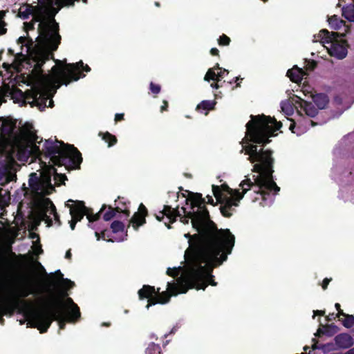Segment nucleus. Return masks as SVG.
<instances>
[{
  "mask_svg": "<svg viewBox=\"0 0 354 354\" xmlns=\"http://www.w3.org/2000/svg\"><path fill=\"white\" fill-rule=\"evenodd\" d=\"M32 9L33 6L32 4L25 3L20 7L17 17L22 19H28L32 14Z\"/></svg>",
  "mask_w": 354,
  "mask_h": 354,
  "instance_id": "30",
  "label": "nucleus"
},
{
  "mask_svg": "<svg viewBox=\"0 0 354 354\" xmlns=\"http://www.w3.org/2000/svg\"><path fill=\"white\" fill-rule=\"evenodd\" d=\"M306 65L304 66V68H303L306 73L307 71H313L315 69L317 66V62L315 60H308L306 59Z\"/></svg>",
  "mask_w": 354,
  "mask_h": 354,
  "instance_id": "44",
  "label": "nucleus"
},
{
  "mask_svg": "<svg viewBox=\"0 0 354 354\" xmlns=\"http://www.w3.org/2000/svg\"><path fill=\"white\" fill-rule=\"evenodd\" d=\"M66 296L67 293L63 291L59 292V295L57 296L54 295H51L46 305V308H50L51 305L53 306V298H59L64 301V306L60 307L62 310H64V309L67 308V314L75 316L76 317H81V313L78 306L73 301L71 297Z\"/></svg>",
  "mask_w": 354,
  "mask_h": 354,
  "instance_id": "14",
  "label": "nucleus"
},
{
  "mask_svg": "<svg viewBox=\"0 0 354 354\" xmlns=\"http://www.w3.org/2000/svg\"><path fill=\"white\" fill-rule=\"evenodd\" d=\"M149 88L151 92L155 95L158 94L161 91L160 85L154 84L152 82L150 83Z\"/></svg>",
  "mask_w": 354,
  "mask_h": 354,
  "instance_id": "48",
  "label": "nucleus"
},
{
  "mask_svg": "<svg viewBox=\"0 0 354 354\" xmlns=\"http://www.w3.org/2000/svg\"><path fill=\"white\" fill-rule=\"evenodd\" d=\"M7 12H8V10H1L0 11V26H2V29L0 30L1 35H4L7 32V29L5 28V26L7 25V24L3 20Z\"/></svg>",
  "mask_w": 354,
  "mask_h": 354,
  "instance_id": "42",
  "label": "nucleus"
},
{
  "mask_svg": "<svg viewBox=\"0 0 354 354\" xmlns=\"http://www.w3.org/2000/svg\"><path fill=\"white\" fill-rule=\"evenodd\" d=\"M108 207V210L103 214V219L106 221H111L113 218L115 217L116 213H120L122 209L120 206H115V207H113L111 205L106 206V205H103L98 212L99 214L104 211V209Z\"/></svg>",
  "mask_w": 354,
  "mask_h": 354,
  "instance_id": "25",
  "label": "nucleus"
},
{
  "mask_svg": "<svg viewBox=\"0 0 354 354\" xmlns=\"http://www.w3.org/2000/svg\"><path fill=\"white\" fill-rule=\"evenodd\" d=\"M324 328L326 334L328 336H333L338 330V327L334 324L326 325Z\"/></svg>",
  "mask_w": 354,
  "mask_h": 354,
  "instance_id": "43",
  "label": "nucleus"
},
{
  "mask_svg": "<svg viewBox=\"0 0 354 354\" xmlns=\"http://www.w3.org/2000/svg\"><path fill=\"white\" fill-rule=\"evenodd\" d=\"M215 82H213L211 84V87L213 88H215V89H218V88L223 86V84H224L225 82V81H223L221 83H219L220 82H216V81H215Z\"/></svg>",
  "mask_w": 354,
  "mask_h": 354,
  "instance_id": "58",
  "label": "nucleus"
},
{
  "mask_svg": "<svg viewBox=\"0 0 354 354\" xmlns=\"http://www.w3.org/2000/svg\"><path fill=\"white\" fill-rule=\"evenodd\" d=\"M37 286L32 281L28 280L19 290V296L26 298L30 295H33L37 292Z\"/></svg>",
  "mask_w": 354,
  "mask_h": 354,
  "instance_id": "28",
  "label": "nucleus"
},
{
  "mask_svg": "<svg viewBox=\"0 0 354 354\" xmlns=\"http://www.w3.org/2000/svg\"><path fill=\"white\" fill-rule=\"evenodd\" d=\"M32 16L34 24L39 23L37 28L39 43L45 48L35 55V68L39 69L46 61L53 58V52L57 50L62 37L59 33V24L55 19H46L35 14Z\"/></svg>",
  "mask_w": 354,
  "mask_h": 354,
  "instance_id": "6",
  "label": "nucleus"
},
{
  "mask_svg": "<svg viewBox=\"0 0 354 354\" xmlns=\"http://www.w3.org/2000/svg\"><path fill=\"white\" fill-rule=\"evenodd\" d=\"M218 75L217 73H215L214 68H209L204 77V80L207 82H209L210 80L218 82Z\"/></svg>",
  "mask_w": 354,
  "mask_h": 354,
  "instance_id": "40",
  "label": "nucleus"
},
{
  "mask_svg": "<svg viewBox=\"0 0 354 354\" xmlns=\"http://www.w3.org/2000/svg\"><path fill=\"white\" fill-rule=\"evenodd\" d=\"M313 102L319 109H326L329 103V97L326 93H315L311 95Z\"/></svg>",
  "mask_w": 354,
  "mask_h": 354,
  "instance_id": "24",
  "label": "nucleus"
},
{
  "mask_svg": "<svg viewBox=\"0 0 354 354\" xmlns=\"http://www.w3.org/2000/svg\"><path fill=\"white\" fill-rule=\"evenodd\" d=\"M42 140H43L42 138H39V139H37V141H35L34 142H28V143L30 144V145L31 147L32 151L35 153H36V154H40L41 153V151H40L39 147L38 145H37V143L40 144L42 142Z\"/></svg>",
  "mask_w": 354,
  "mask_h": 354,
  "instance_id": "45",
  "label": "nucleus"
},
{
  "mask_svg": "<svg viewBox=\"0 0 354 354\" xmlns=\"http://www.w3.org/2000/svg\"><path fill=\"white\" fill-rule=\"evenodd\" d=\"M342 16L349 21H354V5L351 4L342 8Z\"/></svg>",
  "mask_w": 354,
  "mask_h": 354,
  "instance_id": "35",
  "label": "nucleus"
},
{
  "mask_svg": "<svg viewBox=\"0 0 354 354\" xmlns=\"http://www.w3.org/2000/svg\"><path fill=\"white\" fill-rule=\"evenodd\" d=\"M54 305L44 310H35L25 305L20 311L24 313L28 319V324L32 328H37L40 333H46L53 321L58 322L59 329L64 330L66 323H76L80 317L67 314L61 309L64 301L59 298H53Z\"/></svg>",
  "mask_w": 354,
  "mask_h": 354,
  "instance_id": "5",
  "label": "nucleus"
},
{
  "mask_svg": "<svg viewBox=\"0 0 354 354\" xmlns=\"http://www.w3.org/2000/svg\"><path fill=\"white\" fill-rule=\"evenodd\" d=\"M23 131L24 136L26 138L28 142H34L39 138L37 135L36 131L33 130V126L32 124L26 122L23 126Z\"/></svg>",
  "mask_w": 354,
  "mask_h": 354,
  "instance_id": "27",
  "label": "nucleus"
},
{
  "mask_svg": "<svg viewBox=\"0 0 354 354\" xmlns=\"http://www.w3.org/2000/svg\"><path fill=\"white\" fill-rule=\"evenodd\" d=\"M305 75H308V73L303 68H299L296 65L287 71V76L292 82L295 83L301 82Z\"/></svg>",
  "mask_w": 354,
  "mask_h": 354,
  "instance_id": "23",
  "label": "nucleus"
},
{
  "mask_svg": "<svg viewBox=\"0 0 354 354\" xmlns=\"http://www.w3.org/2000/svg\"><path fill=\"white\" fill-rule=\"evenodd\" d=\"M245 154L248 155V160L254 163L252 171L258 173V175H253V181L249 178L242 180L239 186L242 189L241 194L244 195L249 191L252 190L257 195L252 201L259 199L266 200V197L272 192L277 195L280 191L274 180V158L272 156L273 151L271 149H258L256 145H248L244 147Z\"/></svg>",
  "mask_w": 354,
  "mask_h": 354,
  "instance_id": "4",
  "label": "nucleus"
},
{
  "mask_svg": "<svg viewBox=\"0 0 354 354\" xmlns=\"http://www.w3.org/2000/svg\"><path fill=\"white\" fill-rule=\"evenodd\" d=\"M57 65H63L64 67L57 68L54 66L52 71L53 75H45L43 77L44 83L47 86L55 87L57 89L60 85H68L72 82L79 80L80 78L85 77L82 71L86 73L91 71V68L87 65H84V62L80 60L76 63L66 64V60L63 61L55 59L53 58Z\"/></svg>",
  "mask_w": 354,
  "mask_h": 354,
  "instance_id": "7",
  "label": "nucleus"
},
{
  "mask_svg": "<svg viewBox=\"0 0 354 354\" xmlns=\"http://www.w3.org/2000/svg\"><path fill=\"white\" fill-rule=\"evenodd\" d=\"M180 268V267L174 268H169L167 270V274L172 277H177L179 274Z\"/></svg>",
  "mask_w": 354,
  "mask_h": 354,
  "instance_id": "47",
  "label": "nucleus"
},
{
  "mask_svg": "<svg viewBox=\"0 0 354 354\" xmlns=\"http://www.w3.org/2000/svg\"><path fill=\"white\" fill-rule=\"evenodd\" d=\"M317 125V123L312 120L306 118L303 115H300V118L297 120V122L292 120V123L290 125V130L297 135H301L308 129L309 127H314Z\"/></svg>",
  "mask_w": 354,
  "mask_h": 354,
  "instance_id": "18",
  "label": "nucleus"
},
{
  "mask_svg": "<svg viewBox=\"0 0 354 354\" xmlns=\"http://www.w3.org/2000/svg\"><path fill=\"white\" fill-rule=\"evenodd\" d=\"M344 317L345 318L342 320L343 326L347 328H351L354 325V316L346 314Z\"/></svg>",
  "mask_w": 354,
  "mask_h": 354,
  "instance_id": "41",
  "label": "nucleus"
},
{
  "mask_svg": "<svg viewBox=\"0 0 354 354\" xmlns=\"http://www.w3.org/2000/svg\"><path fill=\"white\" fill-rule=\"evenodd\" d=\"M335 344L339 348H348L353 344V337L348 333H341L335 337Z\"/></svg>",
  "mask_w": 354,
  "mask_h": 354,
  "instance_id": "22",
  "label": "nucleus"
},
{
  "mask_svg": "<svg viewBox=\"0 0 354 354\" xmlns=\"http://www.w3.org/2000/svg\"><path fill=\"white\" fill-rule=\"evenodd\" d=\"M124 113H116L115 115V121L120 122L124 120Z\"/></svg>",
  "mask_w": 354,
  "mask_h": 354,
  "instance_id": "59",
  "label": "nucleus"
},
{
  "mask_svg": "<svg viewBox=\"0 0 354 354\" xmlns=\"http://www.w3.org/2000/svg\"><path fill=\"white\" fill-rule=\"evenodd\" d=\"M160 290L158 288L157 290L155 289L154 286H151L149 285H144L141 289H140L138 292V297L140 300H143L145 299H148V303L152 299L156 298V295Z\"/></svg>",
  "mask_w": 354,
  "mask_h": 354,
  "instance_id": "21",
  "label": "nucleus"
},
{
  "mask_svg": "<svg viewBox=\"0 0 354 354\" xmlns=\"http://www.w3.org/2000/svg\"><path fill=\"white\" fill-rule=\"evenodd\" d=\"M111 228L113 233H118L124 230V225L122 221H114L111 224Z\"/></svg>",
  "mask_w": 354,
  "mask_h": 354,
  "instance_id": "39",
  "label": "nucleus"
},
{
  "mask_svg": "<svg viewBox=\"0 0 354 354\" xmlns=\"http://www.w3.org/2000/svg\"><path fill=\"white\" fill-rule=\"evenodd\" d=\"M206 198L207 199V201H205V198H204V200H205L204 205H205V203H207V204H210V205H212L215 206V205H216L218 203L217 201L216 203H214L212 196H210V195H207L206 196Z\"/></svg>",
  "mask_w": 354,
  "mask_h": 354,
  "instance_id": "55",
  "label": "nucleus"
},
{
  "mask_svg": "<svg viewBox=\"0 0 354 354\" xmlns=\"http://www.w3.org/2000/svg\"><path fill=\"white\" fill-rule=\"evenodd\" d=\"M336 317H337L336 316V315H335L334 313H332V314H329L327 316L326 319H327V321L330 322V321H332L333 319H335Z\"/></svg>",
  "mask_w": 354,
  "mask_h": 354,
  "instance_id": "63",
  "label": "nucleus"
},
{
  "mask_svg": "<svg viewBox=\"0 0 354 354\" xmlns=\"http://www.w3.org/2000/svg\"><path fill=\"white\" fill-rule=\"evenodd\" d=\"M235 243L232 234L185 257L186 275L179 277L178 283H172L174 295L186 293L188 290H205L208 285L216 286L213 270L223 264L232 253Z\"/></svg>",
  "mask_w": 354,
  "mask_h": 354,
  "instance_id": "2",
  "label": "nucleus"
},
{
  "mask_svg": "<svg viewBox=\"0 0 354 354\" xmlns=\"http://www.w3.org/2000/svg\"><path fill=\"white\" fill-rule=\"evenodd\" d=\"M31 97L36 102H38V100H40L41 102L46 106V103L48 97L46 91H42L41 88H39L33 92Z\"/></svg>",
  "mask_w": 354,
  "mask_h": 354,
  "instance_id": "33",
  "label": "nucleus"
},
{
  "mask_svg": "<svg viewBox=\"0 0 354 354\" xmlns=\"http://www.w3.org/2000/svg\"><path fill=\"white\" fill-rule=\"evenodd\" d=\"M16 161L10 158L9 160L0 162V184L3 186L17 180Z\"/></svg>",
  "mask_w": 354,
  "mask_h": 354,
  "instance_id": "15",
  "label": "nucleus"
},
{
  "mask_svg": "<svg viewBox=\"0 0 354 354\" xmlns=\"http://www.w3.org/2000/svg\"><path fill=\"white\" fill-rule=\"evenodd\" d=\"M220 71L217 72V75H218V82H221V79L223 78L225 74H228L229 73V71L225 68H221L219 70Z\"/></svg>",
  "mask_w": 354,
  "mask_h": 354,
  "instance_id": "52",
  "label": "nucleus"
},
{
  "mask_svg": "<svg viewBox=\"0 0 354 354\" xmlns=\"http://www.w3.org/2000/svg\"><path fill=\"white\" fill-rule=\"evenodd\" d=\"M212 192L220 206L221 214L226 218L232 216L235 207L239 205L243 198L239 189L230 188L226 183L221 186L212 185Z\"/></svg>",
  "mask_w": 354,
  "mask_h": 354,
  "instance_id": "10",
  "label": "nucleus"
},
{
  "mask_svg": "<svg viewBox=\"0 0 354 354\" xmlns=\"http://www.w3.org/2000/svg\"><path fill=\"white\" fill-rule=\"evenodd\" d=\"M49 0H42L39 1L37 6H33L32 14L41 16L46 19H55V15L61 8H54L56 6L54 2H48Z\"/></svg>",
  "mask_w": 354,
  "mask_h": 354,
  "instance_id": "16",
  "label": "nucleus"
},
{
  "mask_svg": "<svg viewBox=\"0 0 354 354\" xmlns=\"http://www.w3.org/2000/svg\"><path fill=\"white\" fill-rule=\"evenodd\" d=\"M210 54L213 56H219V50L216 48H212L210 50Z\"/></svg>",
  "mask_w": 354,
  "mask_h": 354,
  "instance_id": "62",
  "label": "nucleus"
},
{
  "mask_svg": "<svg viewBox=\"0 0 354 354\" xmlns=\"http://www.w3.org/2000/svg\"><path fill=\"white\" fill-rule=\"evenodd\" d=\"M24 30L26 32H28L29 30H33L35 29V24L34 21H30V22H24Z\"/></svg>",
  "mask_w": 354,
  "mask_h": 354,
  "instance_id": "50",
  "label": "nucleus"
},
{
  "mask_svg": "<svg viewBox=\"0 0 354 354\" xmlns=\"http://www.w3.org/2000/svg\"><path fill=\"white\" fill-rule=\"evenodd\" d=\"M28 40L30 41V45H32L33 44V41H32V39L30 37H19V39H17V44H21V49L22 50L23 48V46L24 44L26 43V41Z\"/></svg>",
  "mask_w": 354,
  "mask_h": 354,
  "instance_id": "49",
  "label": "nucleus"
},
{
  "mask_svg": "<svg viewBox=\"0 0 354 354\" xmlns=\"http://www.w3.org/2000/svg\"><path fill=\"white\" fill-rule=\"evenodd\" d=\"M345 34L340 35L337 32H329L322 29L318 34V37L324 43L330 44L329 53L331 56L339 59L345 58L348 53L349 45L348 41L343 39Z\"/></svg>",
  "mask_w": 354,
  "mask_h": 354,
  "instance_id": "11",
  "label": "nucleus"
},
{
  "mask_svg": "<svg viewBox=\"0 0 354 354\" xmlns=\"http://www.w3.org/2000/svg\"><path fill=\"white\" fill-rule=\"evenodd\" d=\"M68 203H74V201L70 199L67 201L66 205L70 207V214L73 218L81 221L84 216H86L89 223L97 221L100 215L99 213L93 214V210L85 206L82 201H77L74 205L70 206Z\"/></svg>",
  "mask_w": 354,
  "mask_h": 354,
  "instance_id": "13",
  "label": "nucleus"
},
{
  "mask_svg": "<svg viewBox=\"0 0 354 354\" xmlns=\"http://www.w3.org/2000/svg\"><path fill=\"white\" fill-rule=\"evenodd\" d=\"M101 238L104 240H106L108 241H112L111 239H106V237H109L108 234H110V232L108 230H104L100 232Z\"/></svg>",
  "mask_w": 354,
  "mask_h": 354,
  "instance_id": "53",
  "label": "nucleus"
},
{
  "mask_svg": "<svg viewBox=\"0 0 354 354\" xmlns=\"http://www.w3.org/2000/svg\"><path fill=\"white\" fill-rule=\"evenodd\" d=\"M332 281V278H325L322 283L323 290H326L329 283Z\"/></svg>",
  "mask_w": 354,
  "mask_h": 354,
  "instance_id": "56",
  "label": "nucleus"
},
{
  "mask_svg": "<svg viewBox=\"0 0 354 354\" xmlns=\"http://www.w3.org/2000/svg\"><path fill=\"white\" fill-rule=\"evenodd\" d=\"M333 344H320V349L322 350L324 353L330 351L333 348Z\"/></svg>",
  "mask_w": 354,
  "mask_h": 354,
  "instance_id": "51",
  "label": "nucleus"
},
{
  "mask_svg": "<svg viewBox=\"0 0 354 354\" xmlns=\"http://www.w3.org/2000/svg\"><path fill=\"white\" fill-rule=\"evenodd\" d=\"M80 221H77V219H75V218H73L71 219V221L69 222L70 223V227L71 228L72 230H74L75 228V225H76V223L77 222H79Z\"/></svg>",
  "mask_w": 354,
  "mask_h": 354,
  "instance_id": "60",
  "label": "nucleus"
},
{
  "mask_svg": "<svg viewBox=\"0 0 354 354\" xmlns=\"http://www.w3.org/2000/svg\"><path fill=\"white\" fill-rule=\"evenodd\" d=\"M230 41V38L225 34L220 36L218 39V43L220 46H228Z\"/></svg>",
  "mask_w": 354,
  "mask_h": 354,
  "instance_id": "46",
  "label": "nucleus"
},
{
  "mask_svg": "<svg viewBox=\"0 0 354 354\" xmlns=\"http://www.w3.org/2000/svg\"><path fill=\"white\" fill-rule=\"evenodd\" d=\"M252 120L246 124L247 136L254 143L262 147L270 142V137L275 136V131L282 127L281 122H277L274 117L261 115H251Z\"/></svg>",
  "mask_w": 354,
  "mask_h": 354,
  "instance_id": "9",
  "label": "nucleus"
},
{
  "mask_svg": "<svg viewBox=\"0 0 354 354\" xmlns=\"http://www.w3.org/2000/svg\"><path fill=\"white\" fill-rule=\"evenodd\" d=\"M169 103L167 100H164L162 101V105L160 106V111H167L168 110Z\"/></svg>",
  "mask_w": 354,
  "mask_h": 354,
  "instance_id": "57",
  "label": "nucleus"
},
{
  "mask_svg": "<svg viewBox=\"0 0 354 354\" xmlns=\"http://www.w3.org/2000/svg\"><path fill=\"white\" fill-rule=\"evenodd\" d=\"M313 341L314 342L313 344L312 345V349L316 350V349H320V344H319V342L315 339H313Z\"/></svg>",
  "mask_w": 354,
  "mask_h": 354,
  "instance_id": "61",
  "label": "nucleus"
},
{
  "mask_svg": "<svg viewBox=\"0 0 354 354\" xmlns=\"http://www.w3.org/2000/svg\"><path fill=\"white\" fill-rule=\"evenodd\" d=\"M43 151L45 158H49V162H51L52 165H46L42 162L44 171L41 178L36 173H31L28 182L32 191L41 196L50 195L55 192V188L51 183L52 175H54L57 186L64 185L65 180H68L65 174L57 172L55 166H64L67 170L79 169L83 160L82 153L74 145L65 144L63 141L58 140L56 137L55 140L51 138L45 140Z\"/></svg>",
  "mask_w": 354,
  "mask_h": 354,
  "instance_id": "3",
  "label": "nucleus"
},
{
  "mask_svg": "<svg viewBox=\"0 0 354 354\" xmlns=\"http://www.w3.org/2000/svg\"><path fill=\"white\" fill-rule=\"evenodd\" d=\"M14 262L8 258L5 253L0 254V279L1 289L6 290V295L1 297L0 304V317L12 315L19 307V300L14 297L13 291L10 288L11 282L14 279Z\"/></svg>",
  "mask_w": 354,
  "mask_h": 354,
  "instance_id": "8",
  "label": "nucleus"
},
{
  "mask_svg": "<svg viewBox=\"0 0 354 354\" xmlns=\"http://www.w3.org/2000/svg\"><path fill=\"white\" fill-rule=\"evenodd\" d=\"M185 202L186 204L190 202L192 211L187 212L185 207H182L180 209L184 214L183 216L179 210V206L173 208L168 205H165L162 210L155 214L158 221H163L166 216L168 221H165L164 223L168 229L171 228V224L175 223L178 217L184 224H188L189 220H192V227L196 230L197 233L192 236L189 247L186 250L185 257L232 235L229 229H218L216 223L210 219L209 212L204 205V198L201 193L190 192Z\"/></svg>",
  "mask_w": 354,
  "mask_h": 354,
  "instance_id": "1",
  "label": "nucleus"
},
{
  "mask_svg": "<svg viewBox=\"0 0 354 354\" xmlns=\"http://www.w3.org/2000/svg\"><path fill=\"white\" fill-rule=\"evenodd\" d=\"M34 264L38 267L41 273L46 278L45 281V286L47 290L53 291L57 290L59 284L58 282L55 281V279L64 284L68 285V288H71L75 286L74 282L68 279L64 278V275L60 270H57L53 273L48 274L44 267L41 264L40 262L36 261L34 262Z\"/></svg>",
  "mask_w": 354,
  "mask_h": 354,
  "instance_id": "12",
  "label": "nucleus"
},
{
  "mask_svg": "<svg viewBox=\"0 0 354 354\" xmlns=\"http://www.w3.org/2000/svg\"><path fill=\"white\" fill-rule=\"evenodd\" d=\"M2 122L0 127L1 133L3 137L11 138L14 136V131L17 127V120L11 117H0Z\"/></svg>",
  "mask_w": 354,
  "mask_h": 354,
  "instance_id": "20",
  "label": "nucleus"
},
{
  "mask_svg": "<svg viewBox=\"0 0 354 354\" xmlns=\"http://www.w3.org/2000/svg\"><path fill=\"white\" fill-rule=\"evenodd\" d=\"M98 136L102 137V139L108 144L109 147L114 146L118 142L117 138L108 131L105 133L100 131L99 132Z\"/></svg>",
  "mask_w": 354,
  "mask_h": 354,
  "instance_id": "32",
  "label": "nucleus"
},
{
  "mask_svg": "<svg viewBox=\"0 0 354 354\" xmlns=\"http://www.w3.org/2000/svg\"><path fill=\"white\" fill-rule=\"evenodd\" d=\"M130 202L128 201V204ZM115 205L120 206V207L122 208L120 213H123L127 217L130 216L131 212L128 208L127 203L124 201V197L118 196V199L115 200Z\"/></svg>",
  "mask_w": 354,
  "mask_h": 354,
  "instance_id": "34",
  "label": "nucleus"
},
{
  "mask_svg": "<svg viewBox=\"0 0 354 354\" xmlns=\"http://www.w3.org/2000/svg\"><path fill=\"white\" fill-rule=\"evenodd\" d=\"M179 277L177 278L176 282H168L167 283V291H163L161 293L160 291L156 293V298L152 299L149 301L146 306L147 309L149 308L150 306L156 305L157 304H165L169 301L171 297L176 296L177 295H174V290L171 288L172 283H178Z\"/></svg>",
  "mask_w": 354,
  "mask_h": 354,
  "instance_id": "17",
  "label": "nucleus"
},
{
  "mask_svg": "<svg viewBox=\"0 0 354 354\" xmlns=\"http://www.w3.org/2000/svg\"><path fill=\"white\" fill-rule=\"evenodd\" d=\"M24 57L22 52L18 53L16 55L15 54V60L17 61L19 59L23 58Z\"/></svg>",
  "mask_w": 354,
  "mask_h": 354,
  "instance_id": "64",
  "label": "nucleus"
},
{
  "mask_svg": "<svg viewBox=\"0 0 354 354\" xmlns=\"http://www.w3.org/2000/svg\"><path fill=\"white\" fill-rule=\"evenodd\" d=\"M46 201L48 204L50 205V214L53 215L55 222L59 226L62 224V222L59 218V215L57 212V209L53 202L49 198H46Z\"/></svg>",
  "mask_w": 354,
  "mask_h": 354,
  "instance_id": "37",
  "label": "nucleus"
},
{
  "mask_svg": "<svg viewBox=\"0 0 354 354\" xmlns=\"http://www.w3.org/2000/svg\"><path fill=\"white\" fill-rule=\"evenodd\" d=\"M80 0H49L48 2H54L56 6L62 8L63 6H73L75 1H79ZM42 1V0H39Z\"/></svg>",
  "mask_w": 354,
  "mask_h": 354,
  "instance_id": "38",
  "label": "nucleus"
},
{
  "mask_svg": "<svg viewBox=\"0 0 354 354\" xmlns=\"http://www.w3.org/2000/svg\"><path fill=\"white\" fill-rule=\"evenodd\" d=\"M145 354H162V351L158 344L150 343L145 349Z\"/></svg>",
  "mask_w": 354,
  "mask_h": 354,
  "instance_id": "36",
  "label": "nucleus"
},
{
  "mask_svg": "<svg viewBox=\"0 0 354 354\" xmlns=\"http://www.w3.org/2000/svg\"><path fill=\"white\" fill-rule=\"evenodd\" d=\"M216 102L214 100H203L196 106V111L205 115H207L208 112L214 109Z\"/></svg>",
  "mask_w": 354,
  "mask_h": 354,
  "instance_id": "29",
  "label": "nucleus"
},
{
  "mask_svg": "<svg viewBox=\"0 0 354 354\" xmlns=\"http://www.w3.org/2000/svg\"><path fill=\"white\" fill-rule=\"evenodd\" d=\"M328 21L330 27L332 29L339 30L342 26H345L346 32L347 33L350 31V27L346 26V22L344 20L339 19V17L336 15H334L328 17Z\"/></svg>",
  "mask_w": 354,
  "mask_h": 354,
  "instance_id": "26",
  "label": "nucleus"
},
{
  "mask_svg": "<svg viewBox=\"0 0 354 354\" xmlns=\"http://www.w3.org/2000/svg\"><path fill=\"white\" fill-rule=\"evenodd\" d=\"M335 307L336 310L338 311L337 314H336V316L337 317H339L340 315H342V316L346 315V313H344L343 312V310L341 309V306L339 303H336L335 304Z\"/></svg>",
  "mask_w": 354,
  "mask_h": 354,
  "instance_id": "54",
  "label": "nucleus"
},
{
  "mask_svg": "<svg viewBox=\"0 0 354 354\" xmlns=\"http://www.w3.org/2000/svg\"><path fill=\"white\" fill-rule=\"evenodd\" d=\"M148 215V210L147 207L140 203L138 212H135L131 218L129 223L133 228L137 231L139 227L146 223V217Z\"/></svg>",
  "mask_w": 354,
  "mask_h": 354,
  "instance_id": "19",
  "label": "nucleus"
},
{
  "mask_svg": "<svg viewBox=\"0 0 354 354\" xmlns=\"http://www.w3.org/2000/svg\"><path fill=\"white\" fill-rule=\"evenodd\" d=\"M302 107L306 115L310 118H314L317 115L319 109L315 108L312 102L304 101Z\"/></svg>",
  "mask_w": 354,
  "mask_h": 354,
  "instance_id": "31",
  "label": "nucleus"
}]
</instances>
